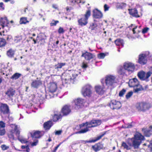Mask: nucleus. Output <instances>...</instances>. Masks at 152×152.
<instances>
[{"instance_id":"obj_1","label":"nucleus","mask_w":152,"mask_h":152,"mask_svg":"<svg viewBox=\"0 0 152 152\" xmlns=\"http://www.w3.org/2000/svg\"><path fill=\"white\" fill-rule=\"evenodd\" d=\"M101 121L100 120H92L90 122H87L83 123L80 125V128L86 127V128L81 129L78 133H84L89 131L88 128L98 126L101 124Z\"/></svg>"},{"instance_id":"obj_2","label":"nucleus","mask_w":152,"mask_h":152,"mask_svg":"<svg viewBox=\"0 0 152 152\" xmlns=\"http://www.w3.org/2000/svg\"><path fill=\"white\" fill-rule=\"evenodd\" d=\"M144 138L143 136L141 134L137 133L134 138L129 140L132 142V144H130V146H132L135 149L138 148L141 143V141L144 139Z\"/></svg>"},{"instance_id":"obj_3","label":"nucleus","mask_w":152,"mask_h":152,"mask_svg":"<svg viewBox=\"0 0 152 152\" xmlns=\"http://www.w3.org/2000/svg\"><path fill=\"white\" fill-rule=\"evenodd\" d=\"M115 77L113 75H107L104 79H102L101 80V83L103 84L104 83L106 85L109 87L111 86L115 83Z\"/></svg>"},{"instance_id":"obj_4","label":"nucleus","mask_w":152,"mask_h":152,"mask_svg":"<svg viewBox=\"0 0 152 152\" xmlns=\"http://www.w3.org/2000/svg\"><path fill=\"white\" fill-rule=\"evenodd\" d=\"M91 10H87L84 15V18H82L78 20V24L79 25L83 26H86L88 23V20L91 15Z\"/></svg>"},{"instance_id":"obj_5","label":"nucleus","mask_w":152,"mask_h":152,"mask_svg":"<svg viewBox=\"0 0 152 152\" xmlns=\"http://www.w3.org/2000/svg\"><path fill=\"white\" fill-rule=\"evenodd\" d=\"M81 93L84 97H90L91 96L92 94V87L89 85L84 86L82 89Z\"/></svg>"},{"instance_id":"obj_6","label":"nucleus","mask_w":152,"mask_h":152,"mask_svg":"<svg viewBox=\"0 0 152 152\" xmlns=\"http://www.w3.org/2000/svg\"><path fill=\"white\" fill-rule=\"evenodd\" d=\"M152 74V72L151 71H149L146 74L145 72L141 71L138 72L137 75L141 80H144L148 79Z\"/></svg>"},{"instance_id":"obj_7","label":"nucleus","mask_w":152,"mask_h":152,"mask_svg":"<svg viewBox=\"0 0 152 152\" xmlns=\"http://www.w3.org/2000/svg\"><path fill=\"white\" fill-rule=\"evenodd\" d=\"M124 67L126 71L129 73H132L135 69L134 65L133 63L129 62L124 63Z\"/></svg>"},{"instance_id":"obj_8","label":"nucleus","mask_w":152,"mask_h":152,"mask_svg":"<svg viewBox=\"0 0 152 152\" xmlns=\"http://www.w3.org/2000/svg\"><path fill=\"white\" fill-rule=\"evenodd\" d=\"M109 105L112 109H118L121 107V104L119 102L114 100L111 101Z\"/></svg>"},{"instance_id":"obj_9","label":"nucleus","mask_w":152,"mask_h":152,"mask_svg":"<svg viewBox=\"0 0 152 152\" xmlns=\"http://www.w3.org/2000/svg\"><path fill=\"white\" fill-rule=\"evenodd\" d=\"M0 111L4 114H8L10 113L8 106L7 104H1L0 106Z\"/></svg>"},{"instance_id":"obj_10","label":"nucleus","mask_w":152,"mask_h":152,"mask_svg":"<svg viewBox=\"0 0 152 152\" xmlns=\"http://www.w3.org/2000/svg\"><path fill=\"white\" fill-rule=\"evenodd\" d=\"M10 126L12 128L10 131L11 133H15L17 136H18L20 132L19 127L15 124H10Z\"/></svg>"},{"instance_id":"obj_11","label":"nucleus","mask_w":152,"mask_h":152,"mask_svg":"<svg viewBox=\"0 0 152 152\" xmlns=\"http://www.w3.org/2000/svg\"><path fill=\"white\" fill-rule=\"evenodd\" d=\"M146 54H142L139 55L138 62L142 65H144L146 64L147 59Z\"/></svg>"},{"instance_id":"obj_12","label":"nucleus","mask_w":152,"mask_h":152,"mask_svg":"<svg viewBox=\"0 0 152 152\" xmlns=\"http://www.w3.org/2000/svg\"><path fill=\"white\" fill-rule=\"evenodd\" d=\"M93 16L95 18H101L103 16L101 12L97 9H95L93 11Z\"/></svg>"},{"instance_id":"obj_13","label":"nucleus","mask_w":152,"mask_h":152,"mask_svg":"<svg viewBox=\"0 0 152 152\" xmlns=\"http://www.w3.org/2000/svg\"><path fill=\"white\" fill-rule=\"evenodd\" d=\"M139 83L138 80L136 78L130 79L129 82V85L130 87L134 88L139 85Z\"/></svg>"},{"instance_id":"obj_14","label":"nucleus","mask_w":152,"mask_h":152,"mask_svg":"<svg viewBox=\"0 0 152 152\" xmlns=\"http://www.w3.org/2000/svg\"><path fill=\"white\" fill-rule=\"evenodd\" d=\"M136 107L138 110L143 111L147 107L146 104L144 102H139L136 104Z\"/></svg>"},{"instance_id":"obj_15","label":"nucleus","mask_w":152,"mask_h":152,"mask_svg":"<svg viewBox=\"0 0 152 152\" xmlns=\"http://www.w3.org/2000/svg\"><path fill=\"white\" fill-rule=\"evenodd\" d=\"M61 112L64 115H67L71 112L70 107L69 105H66L62 108Z\"/></svg>"},{"instance_id":"obj_16","label":"nucleus","mask_w":152,"mask_h":152,"mask_svg":"<svg viewBox=\"0 0 152 152\" xmlns=\"http://www.w3.org/2000/svg\"><path fill=\"white\" fill-rule=\"evenodd\" d=\"M85 102V100L81 98H78L74 100V102L76 106V107H77V108L80 107Z\"/></svg>"},{"instance_id":"obj_17","label":"nucleus","mask_w":152,"mask_h":152,"mask_svg":"<svg viewBox=\"0 0 152 152\" xmlns=\"http://www.w3.org/2000/svg\"><path fill=\"white\" fill-rule=\"evenodd\" d=\"M95 88L96 92L99 94H103L105 91L104 88L99 85L96 86Z\"/></svg>"},{"instance_id":"obj_18","label":"nucleus","mask_w":152,"mask_h":152,"mask_svg":"<svg viewBox=\"0 0 152 152\" xmlns=\"http://www.w3.org/2000/svg\"><path fill=\"white\" fill-rule=\"evenodd\" d=\"M81 56L84 57L86 60H89L93 58L92 54L87 51H86L84 53H83Z\"/></svg>"},{"instance_id":"obj_19","label":"nucleus","mask_w":152,"mask_h":152,"mask_svg":"<svg viewBox=\"0 0 152 152\" xmlns=\"http://www.w3.org/2000/svg\"><path fill=\"white\" fill-rule=\"evenodd\" d=\"M15 91L13 89H8L5 92V94L7 98H11L14 95Z\"/></svg>"},{"instance_id":"obj_20","label":"nucleus","mask_w":152,"mask_h":152,"mask_svg":"<svg viewBox=\"0 0 152 152\" xmlns=\"http://www.w3.org/2000/svg\"><path fill=\"white\" fill-rule=\"evenodd\" d=\"M49 91L52 93L55 92L57 89L56 84L55 83H51L49 87Z\"/></svg>"},{"instance_id":"obj_21","label":"nucleus","mask_w":152,"mask_h":152,"mask_svg":"<svg viewBox=\"0 0 152 152\" xmlns=\"http://www.w3.org/2000/svg\"><path fill=\"white\" fill-rule=\"evenodd\" d=\"M129 13L130 15L133 16L138 17L139 16L138 14L137 10L135 9H129Z\"/></svg>"},{"instance_id":"obj_22","label":"nucleus","mask_w":152,"mask_h":152,"mask_svg":"<svg viewBox=\"0 0 152 152\" xmlns=\"http://www.w3.org/2000/svg\"><path fill=\"white\" fill-rule=\"evenodd\" d=\"M41 84V83L40 80H35L32 82L31 85L32 87L34 88H37Z\"/></svg>"},{"instance_id":"obj_23","label":"nucleus","mask_w":152,"mask_h":152,"mask_svg":"<svg viewBox=\"0 0 152 152\" xmlns=\"http://www.w3.org/2000/svg\"><path fill=\"white\" fill-rule=\"evenodd\" d=\"M105 133H103L101 135L98 136L97 137L95 138L94 139H92L91 140H90L89 141H85V143L86 142H89L91 143L92 142H95L99 140H100L101 138L105 134Z\"/></svg>"},{"instance_id":"obj_24","label":"nucleus","mask_w":152,"mask_h":152,"mask_svg":"<svg viewBox=\"0 0 152 152\" xmlns=\"http://www.w3.org/2000/svg\"><path fill=\"white\" fill-rule=\"evenodd\" d=\"M53 124L51 121H48L44 123L43 126L45 129H49L52 126Z\"/></svg>"},{"instance_id":"obj_25","label":"nucleus","mask_w":152,"mask_h":152,"mask_svg":"<svg viewBox=\"0 0 152 152\" xmlns=\"http://www.w3.org/2000/svg\"><path fill=\"white\" fill-rule=\"evenodd\" d=\"M102 148V145L99 144H96L92 146L93 149L96 152L100 150Z\"/></svg>"},{"instance_id":"obj_26","label":"nucleus","mask_w":152,"mask_h":152,"mask_svg":"<svg viewBox=\"0 0 152 152\" xmlns=\"http://www.w3.org/2000/svg\"><path fill=\"white\" fill-rule=\"evenodd\" d=\"M127 72L124 67L123 68L121 66L119 67L118 70V73L120 75H124L125 74L126 75Z\"/></svg>"},{"instance_id":"obj_27","label":"nucleus","mask_w":152,"mask_h":152,"mask_svg":"<svg viewBox=\"0 0 152 152\" xmlns=\"http://www.w3.org/2000/svg\"><path fill=\"white\" fill-rule=\"evenodd\" d=\"M15 51L12 49H10L7 53V55L9 57L12 58L14 56Z\"/></svg>"},{"instance_id":"obj_28","label":"nucleus","mask_w":152,"mask_h":152,"mask_svg":"<svg viewBox=\"0 0 152 152\" xmlns=\"http://www.w3.org/2000/svg\"><path fill=\"white\" fill-rule=\"evenodd\" d=\"M115 43L116 45L123 46L124 44L123 40L120 39H118L115 41Z\"/></svg>"},{"instance_id":"obj_29","label":"nucleus","mask_w":152,"mask_h":152,"mask_svg":"<svg viewBox=\"0 0 152 152\" xmlns=\"http://www.w3.org/2000/svg\"><path fill=\"white\" fill-rule=\"evenodd\" d=\"M143 90V88H142V86L139 84L136 87L134 88V90L135 92L137 93L139 91H142Z\"/></svg>"},{"instance_id":"obj_30","label":"nucleus","mask_w":152,"mask_h":152,"mask_svg":"<svg viewBox=\"0 0 152 152\" xmlns=\"http://www.w3.org/2000/svg\"><path fill=\"white\" fill-rule=\"evenodd\" d=\"M37 38H39V39L40 41L44 42L46 38V37L44 34H41L37 36Z\"/></svg>"},{"instance_id":"obj_31","label":"nucleus","mask_w":152,"mask_h":152,"mask_svg":"<svg viewBox=\"0 0 152 152\" xmlns=\"http://www.w3.org/2000/svg\"><path fill=\"white\" fill-rule=\"evenodd\" d=\"M61 118V115L60 114H55L53 117V121L56 122L59 119Z\"/></svg>"},{"instance_id":"obj_32","label":"nucleus","mask_w":152,"mask_h":152,"mask_svg":"<svg viewBox=\"0 0 152 152\" xmlns=\"http://www.w3.org/2000/svg\"><path fill=\"white\" fill-rule=\"evenodd\" d=\"M70 2L72 4H74L76 3L77 4L82 3L83 4L84 3L85 1L84 0H70Z\"/></svg>"},{"instance_id":"obj_33","label":"nucleus","mask_w":152,"mask_h":152,"mask_svg":"<svg viewBox=\"0 0 152 152\" xmlns=\"http://www.w3.org/2000/svg\"><path fill=\"white\" fill-rule=\"evenodd\" d=\"M28 22L29 21L27 20L26 18L22 17L20 19V24H25L26 23H28Z\"/></svg>"},{"instance_id":"obj_34","label":"nucleus","mask_w":152,"mask_h":152,"mask_svg":"<svg viewBox=\"0 0 152 152\" xmlns=\"http://www.w3.org/2000/svg\"><path fill=\"white\" fill-rule=\"evenodd\" d=\"M40 132L37 131L34 132L33 134H31V137L33 138H39L40 137Z\"/></svg>"},{"instance_id":"obj_35","label":"nucleus","mask_w":152,"mask_h":152,"mask_svg":"<svg viewBox=\"0 0 152 152\" xmlns=\"http://www.w3.org/2000/svg\"><path fill=\"white\" fill-rule=\"evenodd\" d=\"M6 44L5 40L3 38H0V47H4Z\"/></svg>"},{"instance_id":"obj_36","label":"nucleus","mask_w":152,"mask_h":152,"mask_svg":"<svg viewBox=\"0 0 152 152\" xmlns=\"http://www.w3.org/2000/svg\"><path fill=\"white\" fill-rule=\"evenodd\" d=\"M21 75V74L16 73L14 74L11 77L12 79L16 80Z\"/></svg>"},{"instance_id":"obj_37","label":"nucleus","mask_w":152,"mask_h":152,"mask_svg":"<svg viewBox=\"0 0 152 152\" xmlns=\"http://www.w3.org/2000/svg\"><path fill=\"white\" fill-rule=\"evenodd\" d=\"M22 39V37L21 36H17L15 37L14 41L15 43H18L20 42Z\"/></svg>"},{"instance_id":"obj_38","label":"nucleus","mask_w":152,"mask_h":152,"mask_svg":"<svg viewBox=\"0 0 152 152\" xmlns=\"http://www.w3.org/2000/svg\"><path fill=\"white\" fill-rule=\"evenodd\" d=\"M65 63H58L55 66V69L61 68L63 66L65 65Z\"/></svg>"},{"instance_id":"obj_39","label":"nucleus","mask_w":152,"mask_h":152,"mask_svg":"<svg viewBox=\"0 0 152 152\" xmlns=\"http://www.w3.org/2000/svg\"><path fill=\"white\" fill-rule=\"evenodd\" d=\"M126 6V4L124 3H118L117 7L119 9H122Z\"/></svg>"},{"instance_id":"obj_40","label":"nucleus","mask_w":152,"mask_h":152,"mask_svg":"<svg viewBox=\"0 0 152 152\" xmlns=\"http://www.w3.org/2000/svg\"><path fill=\"white\" fill-rule=\"evenodd\" d=\"M144 134L145 136L149 137L151 135V131L147 130L144 132Z\"/></svg>"},{"instance_id":"obj_41","label":"nucleus","mask_w":152,"mask_h":152,"mask_svg":"<svg viewBox=\"0 0 152 152\" xmlns=\"http://www.w3.org/2000/svg\"><path fill=\"white\" fill-rule=\"evenodd\" d=\"M97 26L96 24L95 23H93L89 27V28L92 30L95 29Z\"/></svg>"},{"instance_id":"obj_42","label":"nucleus","mask_w":152,"mask_h":152,"mask_svg":"<svg viewBox=\"0 0 152 152\" xmlns=\"http://www.w3.org/2000/svg\"><path fill=\"white\" fill-rule=\"evenodd\" d=\"M122 146L124 148L126 149L127 150H129L130 148L124 142H123L122 144Z\"/></svg>"},{"instance_id":"obj_43","label":"nucleus","mask_w":152,"mask_h":152,"mask_svg":"<svg viewBox=\"0 0 152 152\" xmlns=\"http://www.w3.org/2000/svg\"><path fill=\"white\" fill-rule=\"evenodd\" d=\"M6 131L5 129L3 128H0V135L3 136L5 133Z\"/></svg>"},{"instance_id":"obj_44","label":"nucleus","mask_w":152,"mask_h":152,"mask_svg":"<svg viewBox=\"0 0 152 152\" xmlns=\"http://www.w3.org/2000/svg\"><path fill=\"white\" fill-rule=\"evenodd\" d=\"M133 93L132 91H130L127 94L126 96V99H129L132 95Z\"/></svg>"},{"instance_id":"obj_45","label":"nucleus","mask_w":152,"mask_h":152,"mask_svg":"<svg viewBox=\"0 0 152 152\" xmlns=\"http://www.w3.org/2000/svg\"><path fill=\"white\" fill-rule=\"evenodd\" d=\"M126 90L125 89H123L119 93V96H123L126 92Z\"/></svg>"},{"instance_id":"obj_46","label":"nucleus","mask_w":152,"mask_h":152,"mask_svg":"<svg viewBox=\"0 0 152 152\" xmlns=\"http://www.w3.org/2000/svg\"><path fill=\"white\" fill-rule=\"evenodd\" d=\"M1 148L2 150H7L9 148V146L5 145H2L1 146Z\"/></svg>"},{"instance_id":"obj_47","label":"nucleus","mask_w":152,"mask_h":152,"mask_svg":"<svg viewBox=\"0 0 152 152\" xmlns=\"http://www.w3.org/2000/svg\"><path fill=\"white\" fill-rule=\"evenodd\" d=\"M80 73V72H74V73H73L72 75V76H73V77L72 78H71L70 79V80H71V79H75L77 76L78 74V73Z\"/></svg>"},{"instance_id":"obj_48","label":"nucleus","mask_w":152,"mask_h":152,"mask_svg":"<svg viewBox=\"0 0 152 152\" xmlns=\"http://www.w3.org/2000/svg\"><path fill=\"white\" fill-rule=\"evenodd\" d=\"M18 140L20 141L21 143H26L28 142L27 140L23 138H19L18 139Z\"/></svg>"},{"instance_id":"obj_49","label":"nucleus","mask_w":152,"mask_h":152,"mask_svg":"<svg viewBox=\"0 0 152 152\" xmlns=\"http://www.w3.org/2000/svg\"><path fill=\"white\" fill-rule=\"evenodd\" d=\"M13 134L14 133H11L10 132V133L8 134V136L10 139L12 140L14 139V137Z\"/></svg>"},{"instance_id":"obj_50","label":"nucleus","mask_w":152,"mask_h":152,"mask_svg":"<svg viewBox=\"0 0 152 152\" xmlns=\"http://www.w3.org/2000/svg\"><path fill=\"white\" fill-rule=\"evenodd\" d=\"M5 126V124L2 121H0V128H4Z\"/></svg>"},{"instance_id":"obj_51","label":"nucleus","mask_w":152,"mask_h":152,"mask_svg":"<svg viewBox=\"0 0 152 152\" xmlns=\"http://www.w3.org/2000/svg\"><path fill=\"white\" fill-rule=\"evenodd\" d=\"M105 56V55L104 53H102L98 54V57L99 58H103Z\"/></svg>"},{"instance_id":"obj_52","label":"nucleus","mask_w":152,"mask_h":152,"mask_svg":"<svg viewBox=\"0 0 152 152\" xmlns=\"http://www.w3.org/2000/svg\"><path fill=\"white\" fill-rule=\"evenodd\" d=\"M59 21L58 20H53L52 22L50 23V25L51 26H56L57 23H58Z\"/></svg>"},{"instance_id":"obj_53","label":"nucleus","mask_w":152,"mask_h":152,"mask_svg":"<svg viewBox=\"0 0 152 152\" xmlns=\"http://www.w3.org/2000/svg\"><path fill=\"white\" fill-rule=\"evenodd\" d=\"M1 22L3 24H5V23H7V18H4L2 19V20L1 21Z\"/></svg>"},{"instance_id":"obj_54","label":"nucleus","mask_w":152,"mask_h":152,"mask_svg":"<svg viewBox=\"0 0 152 152\" xmlns=\"http://www.w3.org/2000/svg\"><path fill=\"white\" fill-rule=\"evenodd\" d=\"M38 142V140H36L35 141H34V142L31 143V145L32 146H36Z\"/></svg>"},{"instance_id":"obj_55","label":"nucleus","mask_w":152,"mask_h":152,"mask_svg":"<svg viewBox=\"0 0 152 152\" xmlns=\"http://www.w3.org/2000/svg\"><path fill=\"white\" fill-rule=\"evenodd\" d=\"M109 8V7L107 4H105L104 6V11H108Z\"/></svg>"},{"instance_id":"obj_56","label":"nucleus","mask_w":152,"mask_h":152,"mask_svg":"<svg viewBox=\"0 0 152 152\" xmlns=\"http://www.w3.org/2000/svg\"><path fill=\"white\" fill-rule=\"evenodd\" d=\"M58 32L60 34L63 33L64 32V31L63 28L60 27L58 29Z\"/></svg>"},{"instance_id":"obj_57","label":"nucleus","mask_w":152,"mask_h":152,"mask_svg":"<svg viewBox=\"0 0 152 152\" xmlns=\"http://www.w3.org/2000/svg\"><path fill=\"white\" fill-rule=\"evenodd\" d=\"M149 29V28H144L142 30V33H146L147 32Z\"/></svg>"},{"instance_id":"obj_58","label":"nucleus","mask_w":152,"mask_h":152,"mask_svg":"<svg viewBox=\"0 0 152 152\" xmlns=\"http://www.w3.org/2000/svg\"><path fill=\"white\" fill-rule=\"evenodd\" d=\"M0 7L3 10H4V4L3 2L0 3Z\"/></svg>"},{"instance_id":"obj_59","label":"nucleus","mask_w":152,"mask_h":152,"mask_svg":"<svg viewBox=\"0 0 152 152\" xmlns=\"http://www.w3.org/2000/svg\"><path fill=\"white\" fill-rule=\"evenodd\" d=\"M61 133V131L59 130L56 131L55 132L56 134L60 135Z\"/></svg>"},{"instance_id":"obj_60","label":"nucleus","mask_w":152,"mask_h":152,"mask_svg":"<svg viewBox=\"0 0 152 152\" xmlns=\"http://www.w3.org/2000/svg\"><path fill=\"white\" fill-rule=\"evenodd\" d=\"M8 118L9 119V123L10 122H12L13 121V118L12 117L9 116Z\"/></svg>"},{"instance_id":"obj_61","label":"nucleus","mask_w":152,"mask_h":152,"mask_svg":"<svg viewBox=\"0 0 152 152\" xmlns=\"http://www.w3.org/2000/svg\"><path fill=\"white\" fill-rule=\"evenodd\" d=\"M88 66L87 65L84 63H83L82 65V67L83 68H86Z\"/></svg>"},{"instance_id":"obj_62","label":"nucleus","mask_w":152,"mask_h":152,"mask_svg":"<svg viewBox=\"0 0 152 152\" xmlns=\"http://www.w3.org/2000/svg\"><path fill=\"white\" fill-rule=\"evenodd\" d=\"M52 7L53 8L55 9H57L58 8L56 4H53L52 5Z\"/></svg>"},{"instance_id":"obj_63","label":"nucleus","mask_w":152,"mask_h":152,"mask_svg":"<svg viewBox=\"0 0 152 152\" xmlns=\"http://www.w3.org/2000/svg\"><path fill=\"white\" fill-rule=\"evenodd\" d=\"M26 149V151L27 152H29L30 149L29 148L28 145H27V148Z\"/></svg>"},{"instance_id":"obj_64","label":"nucleus","mask_w":152,"mask_h":152,"mask_svg":"<svg viewBox=\"0 0 152 152\" xmlns=\"http://www.w3.org/2000/svg\"><path fill=\"white\" fill-rule=\"evenodd\" d=\"M61 144H59L55 148V150H54V151L55 152L56 151V150L58 148V147Z\"/></svg>"}]
</instances>
